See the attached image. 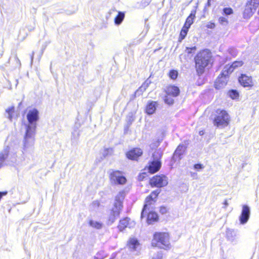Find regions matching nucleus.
Masks as SVG:
<instances>
[{"label":"nucleus","mask_w":259,"mask_h":259,"mask_svg":"<svg viewBox=\"0 0 259 259\" xmlns=\"http://www.w3.org/2000/svg\"><path fill=\"white\" fill-rule=\"evenodd\" d=\"M250 208L247 205H243L241 214L239 217V221L241 224H245L248 221L250 217Z\"/></svg>","instance_id":"nucleus-12"},{"label":"nucleus","mask_w":259,"mask_h":259,"mask_svg":"<svg viewBox=\"0 0 259 259\" xmlns=\"http://www.w3.org/2000/svg\"><path fill=\"white\" fill-rule=\"evenodd\" d=\"M219 21L221 24L224 26L227 25L228 23L227 19L224 17H220L219 19Z\"/></svg>","instance_id":"nucleus-34"},{"label":"nucleus","mask_w":259,"mask_h":259,"mask_svg":"<svg viewBox=\"0 0 259 259\" xmlns=\"http://www.w3.org/2000/svg\"><path fill=\"white\" fill-rule=\"evenodd\" d=\"M209 1L210 0H208V4H209Z\"/></svg>","instance_id":"nucleus-53"},{"label":"nucleus","mask_w":259,"mask_h":259,"mask_svg":"<svg viewBox=\"0 0 259 259\" xmlns=\"http://www.w3.org/2000/svg\"><path fill=\"white\" fill-rule=\"evenodd\" d=\"M160 193L159 190H156L155 191H153L151 192V193L149 195V196L151 197V198H153L155 200V198L158 196V194Z\"/></svg>","instance_id":"nucleus-35"},{"label":"nucleus","mask_w":259,"mask_h":259,"mask_svg":"<svg viewBox=\"0 0 259 259\" xmlns=\"http://www.w3.org/2000/svg\"><path fill=\"white\" fill-rule=\"evenodd\" d=\"M196 49V47H193L192 48L187 47L186 49V51L188 54L193 53Z\"/></svg>","instance_id":"nucleus-39"},{"label":"nucleus","mask_w":259,"mask_h":259,"mask_svg":"<svg viewBox=\"0 0 259 259\" xmlns=\"http://www.w3.org/2000/svg\"><path fill=\"white\" fill-rule=\"evenodd\" d=\"M147 176V174L145 172L140 174L138 176V180L140 181H143Z\"/></svg>","instance_id":"nucleus-42"},{"label":"nucleus","mask_w":259,"mask_h":259,"mask_svg":"<svg viewBox=\"0 0 259 259\" xmlns=\"http://www.w3.org/2000/svg\"><path fill=\"white\" fill-rule=\"evenodd\" d=\"M186 149V147L185 145H179L173 154L172 159L175 161L177 159H180L181 158V156L185 152Z\"/></svg>","instance_id":"nucleus-19"},{"label":"nucleus","mask_w":259,"mask_h":259,"mask_svg":"<svg viewBox=\"0 0 259 259\" xmlns=\"http://www.w3.org/2000/svg\"><path fill=\"white\" fill-rule=\"evenodd\" d=\"M204 134V132L203 131H201L199 132V135L202 136Z\"/></svg>","instance_id":"nucleus-51"},{"label":"nucleus","mask_w":259,"mask_h":259,"mask_svg":"<svg viewBox=\"0 0 259 259\" xmlns=\"http://www.w3.org/2000/svg\"><path fill=\"white\" fill-rule=\"evenodd\" d=\"M150 184L152 187H163L168 184L167 179L164 175H157L150 179Z\"/></svg>","instance_id":"nucleus-9"},{"label":"nucleus","mask_w":259,"mask_h":259,"mask_svg":"<svg viewBox=\"0 0 259 259\" xmlns=\"http://www.w3.org/2000/svg\"><path fill=\"white\" fill-rule=\"evenodd\" d=\"M194 167L196 169H201L204 167L203 165L200 163L195 164Z\"/></svg>","instance_id":"nucleus-45"},{"label":"nucleus","mask_w":259,"mask_h":259,"mask_svg":"<svg viewBox=\"0 0 259 259\" xmlns=\"http://www.w3.org/2000/svg\"><path fill=\"white\" fill-rule=\"evenodd\" d=\"M124 13L122 12H119L118 15L114 19L115 24L117 25H120L124 18Z\"/></svg>","instance_id":"nucleus-27"},{"label":"nucleus","mask_w":259,"mask_h":259,"mask_svg":"<svg viewBox=\"0 0 259 259\" xmlns=\"http://www.w3.org/2000/svg\"><path fill=\"white\" fill-rule=\"evenodd\" d=\"M127 245L131 250H136L139 245V243L137 239L131 238L128 242Z\"/></svg>","instance_id":"nucleus-23"},{"label":"nucleus","mask_w":259,"mask_h":259,"mask_svg":"<svg viewBox=\"0 0 259 259\" xmlns=\"http://www.w3.org/2000/svg\"><path fill=\"white\" fill-rule=\"evenodd\" d=\"M229 95L232 99H236L239 97V93L236 90H231L229 92Z\"/></svg>","instance_id":"nucleus-29"},{"label":"nucleus","mask_w":259,"mask_h":259,"mask_svg":"<svg viewBox=\"0 0 259 259\" xmlns=\"http://www.w3.org/2000/svg\"><path fill=\"white\" fill-rule=\"evenodd\" d=\"M211 58V53L208 50H204L197 54L195 57V67L197 74L201 75L205 68L208 65Z\"/></svg>","instance_id":"nucleus-1"},{"label":"nucleus","mask_w":259,"mask_h":259,"mask_svg":"<svg viewBox=\"0 0 259 259\" xmlns=\"http://www.w3.org/2000/svg\"><path fill=\"white\" fill-rule=\"evenodd\" d=\"M110 179L114 184L123 185L126 182V179L119 170H112L110 174Z\"/></svg>","instance_id":"nucleus-8"},{"label":"nucleus","mask_w":259,"mask_h":259,"mask_svg":"<svg viewBox=\"0 0 259 259\" xmlns=\"http://www.w3.org/2000/svg\"><path fill=\"white\" fill-rule=\"evenodd\" d=\"M151 83V81L149 80L148 79H147L142 84V85L143 87H145L146 89H147L149 84Z\"/></svg>","instance_id":"nucleus-44"},{"label":"nucleus","mask_w":259,"mask_h":259,"mask_svg":"<svg viewBox=\"0 0 259 259\" xmlns=\"http://www.w3.org/2000/svg\"><path fill=\"white\" fill-rule=\"evenodd\" d=\"M157 103L155 101H150L147 103L146 108V112L148 115L153 114L157 108Z\"/></svg>","instance_id":"nucleus-21"},{"label":"nucleus","mask_w":259,"mask_h":259,"mask_svg":"<svg viewBox=\"0 0 259 259\" xmlns=\"http://www.w3.org/2000/svg\"><path fill=\"white\" fill-rule=\"evenodd\" d=\"M166 93L168 95L177 97L180 94V90L178 87L175 85H169L166 88Z\"/></svg>","instance_id":"nucleus-20"},{"label":"nucleus","mask_w":259,"mask_h":259,"mask_svg":"<svg viewBox=\"0 0 259 259\" xmlns=\"http://www.w3.org/2000/svg\"><path fill=\"white\" fill-rule=\"evenodd\" d=\"M79 134L78 131H75L72 133V139L77 140L79 137Z\"/></svg>","instance_id":"nucleus-40"},{"label":"nucleus","mask_w":259,"mask_h":259,"mask_svg":"<svg viewBox=\"0 0 259 259\" xmlns=\"http://www.w3.org/2000/svg\"><path fill=\"white\" fill-rule=\"evenodd\" d=\"M26 118L28 123L26 125V130L35 131L37 122L39 119V112L36 108L28 111Z\"/></svg>","instance_id":"nucleus-5"},{"label":"nucleus","mask_w":259,"mask_h":259,"mask_svg":"<svg viewBox=\"0 0 259 259\" xmlns=\"http://www.w3.org/2000/svg\"><path fill=\"white\" fill-rule=\"evenodd\" d=\"M8 152L9 151L8 149L6 148L0 153V168L4 165L5 160L8 157Z\"/></svg>","instance_id":"nucleus-24"},{"label":"nucleus","mask_w":259,"mask_h":259,"mask_svg":"<svg viewBox=\"0 0 259 259\" xmlns=\"http://www.w3.org/2000/svg\"><path fill=\"white\" fill-rule=\"evenodd\" d=\"M34 53L33 52L32 53V54L31 55V64L32 63V62H33V57H34Z\"/></svg>","instance_id":"nucleus-48"},{"label":"nucleus","mask_w":259,"mask_h":259,"mask_svg":"<svg viewBox=\"0 0 259 259\" xmlns=\"http://www.w3.org/2000/svg\"><path fill=\"white\" fill-rule=\"evenodd\" d=\"M113 152V149L112 148H106L105 149L103 155L104 157L107 156L108 154H111Z\"/></svg>","instance_id":"nucleus-37"},{"label":"nucleus","mask_w":259,"mask_h":259,"mask_svg":"<svg viewBox=\"0 0 259 259\" xmlns=\"http://www.w3.org/2000/svg\"><path fill=\"white\" fill-rule=\"evenodd\" d=\"M35 131L26 130L24 139L23 150L25 152L31 151L33 149Z\"/></svg>","instance_id":"nucleus-7"},{"label":"nucleus","mask_w":259,"mask_h":259,"mask_svg":"<svg viewBox=\"0 0 259 259\" xmlns=\"http://www.w3.org/2000/svg\"><path fill=\"white\" fill-rule=\"evenodd\" d=\"M170 95H167L166 96H165V98L164 99V102L168 104V105H172L173 104L174 102V99L171 98L170 96Z\"/></svg>","instance_id":"nucleus-31"},{"label":"nucleus","mask_w":259,"mask_h":259,"mask_svg":"<svg viewBox=\"0 0 259 259\" xmlns=\"http://www.w3.org/2000/svg\"><path fill=\"white\" fill-rule=\"evenodd\" d=\"M15 161V159L12 160V162H14Z\"/></svg>","instance_id":"nucleus-54"},{"label":"nucleus","mask_w":259,"mask_h":259,"mask_svg":"<svg viewBox=\"0 0 259 259\" xmlns=\"http://www.w3.org/2000/svg\"><path fill=\"white\" fill-rule=\"evenodd\" d=\"M15 112V107L14 106H10L6 109V116L10 120H12L13 114Z\"/></svg>","instance_id":"nucleus-26"},{"label":"nucleus","mask_w":259,"mask_h":259,"mask_svg":"<svg viewBox=\"0 0 259 259\" xmlns=\"http://www.w3.org/2000/svg\"><path fill=\"white\" fill-rule=\"evenodd\" d=\"M162 153L160 150H157L153 153V160L149 163L148 170L151 174L158 171L161 166L160 159Z\"/></svg>","instance_id":"nucleus-6"},{"label":"nucleus","mask_w":259,"mask_h":259,"mask_svg":"<svg viewBox=\"0 0 259 259\" xmlns=\"http://www.w3.org/2000/svg\"><path fill=\"white\" fill-rule=\"evenodd\" d=\"M89 224L91 227H92L94 228L97 229H100L103 227L102 223H101V222H98V221H95L92 220H91L89 221Z\"/></svg>","instance_id":"nucleus-28"},{"label":"nucleus","mask_w":259,"mask_h":259,"mask_svg":"<svg viewBox=\"0 0 259 259\" xmlns=\"http://www.w3.org/2000/svg\"><path fill=\"white\" fill-rule=\"evenodd\" d=\"M223 13L226 15H230L233 13V10L231 8H225L223 9Z\"/></svg>","instance_id":"nucleus-36"},{"label":"nucleus","mask_w":259,"mask_h":259,"mask_svg":"<svg viewBox=\"0 0 259 259\" xmlns=\"http://www.w3.org/2000/svg\"><path fill=\"white\" fill-rule=\"evenodd\" d=\"M224 204L225 205V207H226L228 205V203L227 200L225 201Z\"/></svg>","instance_id":"nucleus-50"},{"label":"nucleus","mask_w":259,"mask_h":259,"mask_svg":"<svg viewBox=\"0 0 259 259\" xmlns=\"http://www.w3.org/2000/svg\"><path fill=\"white\" fill-rule=\"evenodd\" d=\"M146 89L145 87H143L141 85L135 93V96L137 95L140 96L142 94V93L146 91Z\"/></svg>","instance_id":"nucleus-33"},{"label":"nucleus","mask_w":259,"mask_h":259,"mask_svg":"<svg viewBox=\"0 0 259 259\" xmlns=\"http://www.w3.org/2000/svg\"><path fill=\"white\" fill-rule=\"evenodd\" d=\"M93 204L97 205V206H99L100 203L98 201H94L93 202Z\"/></svg>","instance_id":"nucleus-49"},{"label":"nucleus","mask_w":259,"mask_h":259,"mask_svg":"<svg viewBox=\"0 0 259 259\" xmlns=\"http://www.w3.org/2000/svg\"><path fill=\"white\" fill-rule=\"evenodd\" d=\"M155 201L153 198H151L149 196L146 197L145 201V204L141 212V217L142 219L144 218L145 213H147V210H149V209H151V205L153 204Z\"/></svg>","instance_id":"nucleus-17"},{"label":"nucleus","mask_w":259,"mask_h":259,"mask_svg":"<svg viewBox=\"0 0 259 259\" xmlns=\"http://www.w3.org/2000/svg\"><path fill=\"white\" fill-rule=\"evenodd\" d=\"M123 193L119 192L115 197L114 207L110 212L108 218V225H110L113 224L115 220L119 217L120 211L122 208V200L123 199Z\"/></svg>","instance_id":"nucleus-2"},{"label":"nucleus","mask_w":259,"mask_h":259,"mask_svg":"<svg viewBox=\"0 0 259 259\" xmlns=\"http://www.w3.org/2000/svg\"><path fill=\"white\" fill-rule=\"evenodd\" d=\"M189 28L184 26L180 33V36L182 39H184L188 31Z\"/></svg>","instance_id":"nucleus-30"},{"label":"nucleus","mask_w":259,"mask_h":259,"mask_svg":"<svg viewBox=\"0 0 259 259\" xmlns=\"http://www.w3.org/2000/svg\"><path fill=\"white\" fill-rule=\"evenodd\" d=\"M152 259H162V252L161 251H158L153 256Z\"/></svg>","instance_id":"nucleus-38"},{"label":"nucleus","mask_w":259,"mask_h":259,"mask_svg":"<svg viewBox=\"0 0 259 259\" xmlns=\"http://www.w3.org/2000/svg\"><path fill=\"white\" fill-rule=\"evenodd\" d=\"M256 8V6H253L252 4L247 2L243 12L244 18L248 19L252 16L255 11Z\"/></svg>","instance_id":"nucleus-15"},{"label":"nucleus","mask_w":259,"mask_h":259,"mask_svg":"<svg viewBox=\"0 0 259 259\" xmlns=\"http://www.w3.org/2000/svg\"><path fill=\"white\" fill-rule=\"evenodd\" d=\"M178 73L176 70H171L169 71V76L172 79H176L178 77Z\"/></svg>","instance_id":"nucleus-32"},{"label":"nucleus","mask_w":259,"mask_h":259,"mask_svg":"<svg viewBox=\"0 0 259 259\" xmlns=\"http://www.w3.org/2000/svg\"><path fill=\"white\" fill-rule=\"evenodd\" d=\"M129 219L125 218L119 221L118 228L120 231H122L128 225Z\"/></svg>","instance_id":"nucleus-25"},{"label":"nucleus","mask_w":259,"mask_h":259,"mask_svg":"<svg viewBox=\"0 0 259 259\" xmlns=\"http://www.w3.org/2000/svg\"><path fill=\"white\" fill-rule=\"evenodd\" d=\"M152 245L165 249L168 248L170 245L169 234L167 233H155L152 241Z\"/></svg>","instance_id":"nucleus-3"},{"label":"nucleus","mask_w":259,"mask_h":259,"mask_svg":"<svg viewBox=\"0 0 259 259\" xmlns=\"http://www.w3.org/2000/svg\"><path fill=\"white\" fill-rule=\"evenodd\" d=\"M248 2L251 3L253 6H255L256 7H257L259 5V0H250L248 1Z\"/></svg>","instance_id":"nucleus-43"},{"label":"nucleus","mask_w":259,"mask_h":259,"mask_svg":"<svg viewBox=\"0 0 259 259\" xmlns=\"http://www.w3.org/2000/svg\"><path fill=\"white\" fill-rule=\"evenodd\" d=\"M215 27V24L214 23H209L207 25V27L210 29H213Z\"/></svg>","instance_id":"nucleus-46"},{"label":"nucleus","mask_w":259,"mask_h":259,"mask_svg":"<svg viewBox=\"0 0 259 259\" xmlns=\"http://www.w3.org/2000/svg\"><path fill=\"white\" fill-rule=\"evenodd\" d=\"M196 13V11L195 10L191 11L190 14L186 19L184 26L189 28L190 27L191 25L193 23L194 20L195 18Z\"/></svg>","instance_id":"nucleus-22"},{"label":"nucleus","mask_w":259,"mask_h":259,"mask_svg":"<svg viewBox=\"0 0 259 259\" xmlns=\"http://www.w3.org/2000/svg\"><path fill=\"white\" fill-rule=\"evenodd\" d=\"M243 62L241 61H234L231 65H226L223 69V74H230L234 69L241 66L243 65Z\"/></svg>","instance_id":"nucleus-14"},{"label":"nucleus","mask_w":259,"mask_h":259,"mask_svg":"<svg viewBox=\"0 0 259 259\" xmlns=\"http://www.w3.org/2000/svg\"><path fill=\"white\" fill-rule=\"evenodd\" d=\"M159 212L162 214H165L167 212V208L165 206H162L160 207Z\"/></svg>","instance_id":"nucleus-41"},{"label":"nucleus","mask_w":259,"mask_h":259,"mask_svg":"<svg viewBox=\"0 0 259 259\" xmlns=\"http://www.w3.org/2000/svg\"><path fill=\"white\" fill-rule=\"evenodd\" d=\"M145 216H147V223L149 225L152 224L158 220L157 213L150 209L149 210H147V213H145L144 217Z\"/></svg>","instance_id":"nucleus-16"},{"label":"nucleus","mask_w":259,"mask_h":259,"mask_svg":"<svg viewBox=\"0 0 259 259\" xmlns=\"http://www.w3.org/2000/svg\"><path fill=\"white\" fill-rule=\"evenodd\" d=\"M151 1L152 0H147V4H149L151 2Z\"/></svg>","instance_id":"nucleus-52"},{"label":"nucleus","mask_w":259,"mask_h":259,"mask_svg":"<svg viewBox=\"0 0 259 259\" xmlns=\"http://www.w3.org/2000/svg\"><path fill=\"white\" fill-rule=\"evenodd\" d=\"M239 83L244 87H250L252 86V78L245 74H242L238 79Z\"/></svg>","instance_id":"nucleus-18"},{"label":"nucleus","mask_w":259,"mask_h":259,"mask_svg":"<svg viewBox=\"0 0 259 259\" xmlns=\"http://www.w3.org/2000/svg\"><path fill=\"white\" fill-rule=\"evenodd\" d=\"M227 240L233 244H236L238 241V236L236 231L232 229H227L226 231Z\"/></svg>","instance_id":"nucleus-11"},{"label":"nucleus","mask_w":259,"mask_h":259,"mask_svg":"<svg viewBox=\"0 0 259 259\" xmlns=\"http://www.w3.org/2000/svg\"><path fill=\"white\" fill-rule=\"evenodd\" d=\"M229 74H223V70L220 75L218 77L214 83L215 88L217 89H220L225 87L228 81Z\"/></svg>","instance_id":"nucleus-10"},{"label":"nucleus","mask_w":259,"mask_h":259,"mask_svg":"<svg viewBox=\"0 0 259 259\" xmlns=\"http://www.w3.org/2000/svg\"><path fill=\"white\" fill-rule=\"evenodd\" d=\"M230 116L226 111L218 109L213 119V124L219 128L227 126L229 123Z\"/></svg>","instance_id":"nucleus-4"},{"label":"nucleus","mask_w":259,"mask_h":259,"mask_svg":"<svg viewBox=\"0 0 259 259\" xmlns=\"http://www.w3.org/2000/svg\"><path fill=\"white\" fill-rule=\"evenodd\" d=\"M147 0H143L142 1V3H143V4L144 5V6H147V5H148L149 4H147Z\"/></svg>","instance_id":"nucleus-47"},{"label":"nucleus","mask_w":259,"mask_h":259,"mask_svg":"<svg viewBox=\"0 0 259 259\" xmlns=\"http://www.w3.org/2000/svg\"><path fill=\"white\" fill-rule=\"evenodd\" d=\"M143 154V151L140 148H133L126 153V157L132 160H137L138 158Z\"/></svg>","instance_id":"nucleus-13"}]
</instances>
